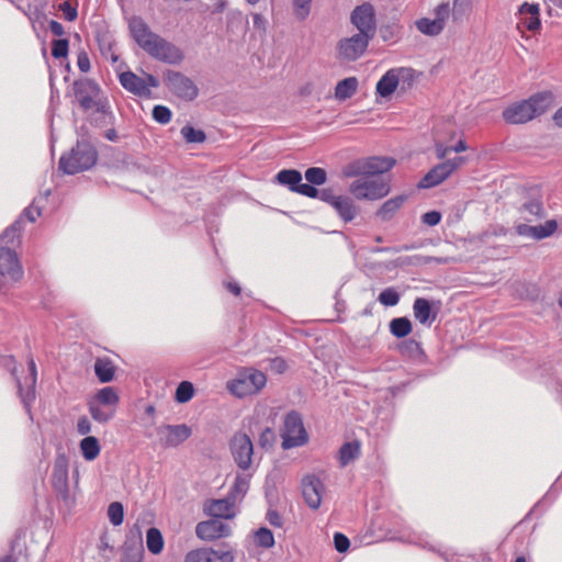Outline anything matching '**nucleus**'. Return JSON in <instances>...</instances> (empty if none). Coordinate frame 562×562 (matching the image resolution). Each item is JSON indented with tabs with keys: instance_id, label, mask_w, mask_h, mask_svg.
I'll return each mask as SVG.
<instances>
[{
	"instance_id": "f257e3e1",
	"label": "nucleus",
	"mask_w": 562,
	"mask_h": 562,
	"mask_svg": "<svg viewBox=\"0 0 562 562\" xmlns=\"http://www.w3.org/2000/svg\"><path fill=\"white\" fill-rule=\"evenodd\" d=\"M132 38L150 57L167 64H179L183 60L182 50L171 42L153 32L149 25L139 16L128 21Z\"/></svg>"
},
{
	"instance_id": "f03ea898",
	"label": "nucleus",
	"mask_w": 562,
	"mask_h": 562,
	"mask_svg": "<svg viewBox=\"0 0 562 562\" xmlns=\"http://www.w3.org/2000/svg\"><path fill=\"white\" fill-rule=\"evenodd\" d=\"M553 103V94L539 92L528 100L515 102L503 111V119L508 124H524L544 113Z\"/></svg>"
},
{
	"instance_id": "7ed1b4c3",
	"label": "nucleus",
	"mask_w": 562,
	"mask_h": 562,
	"mask_svg": "<svg viewBox=\"0 0 562 562\" xmlns=\"http://www.w3.org/2000/svg\"><path fill=\"white\" fill-rule=\"evenodd\" d=\"M415 70L408 67L389 69L376 82L375 92L382 98H390L397 89L402 92L411 89L415 82Z\"/></svg>"
},
{
	"instance_id": "20e7f679",
	"label": "nucleus",
	"mask_w": 562,
	"mask_h": 562,
	"mask_svg": "<svg viewBox=\"0 0 562 562\" xmlns=\"http://www.w3.org/2000/svg\"><path fill=\"white\" fill-rule=\"evenodd\" d=\"M97 162V150L89 143H78L67 156L59 160V169L65 173L75 175L90 169Z\"/></svg>"
},
{
	"instance_id": "39448f33",
	"label": "nucleus",
	"mask_w": 562,
	"mask_h": 562,
	"mask_svg": "<svg viewBox=\"0 0 562 562\" xmlns=\"http://www.w3.org/2000/svg\"><path fill=\"white\" fill-rule=\"evenodd\" d=\"M23 277L24 270L18 254L8 247H0V292L7 293Z\"/></svg>"
},
{
	"instance_id": "423d86ee",
	"label": "nucleus",
	"mask_w": 562,
	"mask_h": 562,
	"mask_svg": "<svg viewBox=\"0 0 562 562\" xmlns=\"http://www.w3.org/2000/svg\"><path fill=\"white\" fill-rule=\"evenodd\" d=\"M456 136L457 127L450 122L443 123L435 128L434 142L437 159H445L451 151L462 153L468 150L469 146L464 138H460L454 145H452Z\"/></svg>"
},
{
	"instance_id": "0eeeda50",
	"label": "nucleus",
	"mask_w": 562,
	"mask_h": 562,
	"mask_svg": "<svg viewBox=\"0 0 562 562\" xmlns=\"http://www.w3.org/2000/svg\"><path fill=\"white\" fill-rule=\"evenodd\" d=\"M349 192L358 200H380L389 194L390 186L380 177L367 176L355 180Z\"/></svg>"
},
{
	"instance_id": "6e6552de",
	"label": "nucleus",
	"mask_w": 562,
	"mask_h": 562,
	"mask_svg": "<svg viewBox=\"0 0 562 562\" xmlns=\"http://www.w3.org/2000/svg\"><path fill=\"white\" fill-rule=\"evenodd\" d=\"M467 158L462 156L447 159L434 166L419 181L418 187L423 189L434 188L447 180L453 172L461 168Z\"/></svg>"
},
{
	"instance_id": "1a4fd4ad",
	"label": "nucleus",
	"mask_w": 562,
	"mask_h": 562,
	"mask_svg": "<svg viewBox=\"0 0 562 562\" xmlns=\"http://www.w3.org/2000/svg\"><path fill=\"white\" fill-rule=\"evenodd\" d=\"M267 382L266 375L258 370H246L239 376L228 383L232 394L244 397L259 392Z\"/></svg>"
},
{
	"instance_id": "9d476101",
	"label": "nucleus",
	"mask_w": 562,
	"mask_h": 562,
	"mask_svg": "<svg viewBox=\"0 0 562 562\" xmlns=\"http://www.w3.org/2000/svg\"><path fill=\"white\" fill-rule=\"evenodd\" d=\"M371 38L367 35L355 33L351 36L340 38L336 45L337 59L342 63L356 61L366 53Z\"/></svg>"
},
{
	"instance_id": "9b49d317",
	"label": "nucleus",
	"mask_w": 562,
	"mask_h": 562,
	"mask_svg": "<svg viewBox=\"0 0 562 562\" xmlns=\"http://www.w3.org/2000/svg\"><path fill=\"white\" fill-rule=\"evenodd\" d=\"M282 439L283 449L300 447L307 442L308 436L299 413L292 411L285 416Z\"/></svg>"
},
{
	"instance_id": "f8f14e48",
	"label": "nucleus",
	"mask_w": 562,
	"mask_h": 562,
	"mask_svg": "<svg viewBox=\"0 0 562 562\" xmlns=\"http://www.w3.org/2000/svg\"><path fill=\"white\" fill-rule=\"evenodd\" d=\"M434 19L420 18L415 22L417 30L428 36L439 35L451 14V9L448 2H442L434 9Z\"/></svg>"
},
{
	"instance_id": "ddd939ff",
	"label": "nucleus",
	"mask_w": 562,
	"mask_h": 562,
	"mask_svg": "<svg viewBox=\"0 0 562 562\" xmlns=\"http://www.w3.org/2000/svg\"><path fill=\"white\" fill-rule=\"evenodd\" d=\"M167 88L178 98L191 101L198 95L194 82L179 71L168 70L164 76Z\"/></svg>"
},
{
	"instance_id": "4468645a",
	"label": "nucleus",
	"mask_w": 562,
	"mask_h": 562,
	"mask_svg": "<svg viewBox=\"0 0 562 562\" xmlns=\"http://www.w3.org/2000/svg\"><path fill=\"white\" fill-rule=\"evenodd\" d=\"M350 21L359 34L367 35L371 40L374 37L376 21L372 4L366 2L356 7L350 14Z\"/></svg>"
},
{
	"instance_id": "2eb2a0df",
	"label": "nucleus",
	"mask_w": 562,
	"mask_h": 562,
	"mask_svg": "<svg viewBox=\"0 0 562 562\" xmlns=\"http://www.w3.org/2000/svg\"><path fill=\"white\" fill-rule=\"evenodd\" d=\"M231 452L236 464L248 470L252 462L254 446L248 435L237 432L231 440Z\"/></svg>"
},
{
	"instance_id": "dca6fc26",
	"label": "nucleus",
	"mask_w": 562,
	"mask_h": 562,
	"mask_svg": "<svg viewBox=\"0 0 562 562\" xmlns=\"http://www.w3.org/2000/svg\"><path fill=\"white\" fill-rule=\"evenodd\" d=\"M235 557L232 551L209 547H202L190 550L183 559V562H234Z\"/></svg>"
},
{
	"instance_id": "f3484780",
	"label": "nucleus",
	"mask_w": 562,
	"mask_h": 562,
	"mask_svg": "<svg viewBox=\"0 0 562 562\" xmlns=\"http://www.w3.org/2000/svg\"><path fill=\"white\" fill-rule=\"evenodd\" d=\"M302 494L305 503L312 509H317L322 504L325 493L324 483L314 474H307L302 479Z\"/></svg>"
},
{
	"instance_id": "a211bd4d",
	"label": "nucleus",
	"mask_w": 562,
	"mask_h": 562,
	"mask_svg": "<svg viewBox=\"0 0 562 562\" xmlns=\"http://www.w3.org/2000/svg\"><path fill=\"white\" fill-rule=\"evenodd\" d=\"M196 537L204 541H214L221 538H226L231 535V527L228 524L220 519L213 518L200 521L195 527Z\"/></svg>"
},
{
	"instance_id": "6ab92c4d",
	"label": "nucleus",
	"mask_w": 562,
	"mask_h": 562,
	"mask_svg": "<svg viewBox=\"0 0 562 562\" xmlns=\"http://www.w3.org/2000/svg\"><path fill=\"white\" fill-rule=\"evenodd\" d=\"M74 93L83 110H90L95 106V99L100 93V87L91 79H81L75 81Z\"/></svg>"
},
{
	"instance_id": "aec40b11",
	"label": "nucleus",
	"mask_w": 562,
	"mask_h": 562,
	"mask_svg": "<svg viewBox=\"0 0 562 562\" xmlns=\"http://www.w3.org/2000/svg\"><path fill=\"white\" fill-rule=\"evenodd\" d=\"M540 8L537 3L524 2L518 9L517 29L520 33L524 31L536 32L540 30Z\"/></svg>"
},
{
	"instance_id": "412c9836",
	"label": "nucleus",
	"mask_w": 562,
	"mask_h": 562,
	"mask_svg": "<svg viewBox=\"0 0 562 562\" xmlns=\"http://www.w3.org/2000/svg\"><path fill=\"white\" fill-rule=\"evenodd\" d=\"M160 440L165 447H177L191 436L187 425H165L158 428Z\"/></svg>"
},
{
	"instance_id": "4be33fe9",
	"label": "nucleus",
	"mask_w": 562,
	"mask_h": 562,
	"mask_svg": "<svg viewBox=\"0 0 562 562\" xmlns=\"http://www.w3.org/2000/svg\"><path fill=\"white\" fill-rule=\"evenodd\" d=\"M204 513L216 519H232L235 517V501L232 497L209 499L203 505Z\"/></svg>"
},
{
	"instance_id": "5701e85b",
	"label": "nucleus",
	"mask_w": 562,
	"mask_h": 562,
	"mask_svg": "<svg viewBox=\"0 0 562 562\" xmlns=\"http://www.w3.org/2000/svg\"><path fill=\"white\" fill-rule=\"evenodd\" d=\"M29 370H30V376L25 380V385L23 386L21 381L15 378L16 385H18V392L22 400V403L24 406L30 409L31 404L35 400V385L37 381V369L36 363L33 358H30L27 361Z\"/></svg>"
},
{
	"instance_id": "b1692460",
	"label": "nucleus",
	"mask_w": 562,
	"mask_h": 562,
	"mask_svg": "<svg viewBox=\"0 0 562 562\" xmlns=\"http://www.w3.org/2000/svg\"><path fill=\"white\" fill-rule=\"evenodd\" d=\"M557 229L558 222L555 220H549L541 225L519 224L516 226V232L519 236L530 237L536 240L552 236Z\"/></svg>"
},
{
	"instance_id": "393cba45",
	"label": "nucleus",
	"mask_w": 562,
	"mask_h": 562,
	"mask_svg": "<svg viewBox=\"0 0 562 562\" xmlns=\"http://www.w3.org/2000/svg\"><path fill=\"white\" fill-rule=\"evenodd\" d=\"M52 485L64 501L69 498L68 468L65 461H57L55 463L52 474Z\"/></svg>"
},
{
	"instance_id": "a878e982",
	"label": "nucleus",
	"mask_w": 562,
	"mask_h": 562,
	"mask_svg": "<svg viewBox=\"0 0 562 562\" xmlns=\"http://www.w3.org/2000/svg\"><path fill=\"white\" fill-rule=\"evenodd\" d=\"M120 83L124 89L136 95L148 97L150 94V90L147 89L146 86V80L132 71L122 72L120 75Z\"/></svg>"
},
{
	"instance_id": "bb28decb",
	"label": "nucleus",
	"mask_w": 562,
	"mask_h": 562,
	"mask_svg": "<svg viewBox=\"0 0 562 562\" xmlns=\"http://www.w3.org/2000/svg\"><path fill=\"white\" fill-rule=\"evenodd\" d=\"M396 349L398 353L406 359L423 361L426 357L420 342L415 339H406L401 341L396 346Z\"/></svg>"
},
{
	"instance_id": "cd10ccee",
	"label": "nucleus",
	"mask_w": 562,
	"mask_h": 562,
	"mask_svg": "<svg viewBox=\"0 0 562 562\" xmlns=\"http://www.w3.org/2000/svg\"><path fill=\"white\" fill-rule=\"evenodd\" d=\"M333 209L337 212L338 216L346 223L351 222L358 214V209L353 200L346 195H339L335 201Z\"/></svg>"
},
{
	"instance_id": "c85d7f7f",
	"label": "nucleus",
	"mask_w": 562,
	"mask_h": 562,
	"mask_svg": "<svg viewBox=\"0 0 562 562\" xmlns=\"http://www.w3.org/2000/svg\"><path fill=\"white\" fill-rule=\"evenodd\" d=\"M413 312L415 318L423 325H430L436 318V314L431 313L429 301L424 297H417L414 301Z\"/></svg>"
},
{
	"instance_id": "c756f323",
	"label": "nucleus",
	"mask_w": 562,
	"mask_h": 562,
	"mask_svg": "<svg viewBox=\"0 0 562 562\" xmlns=\"http://www.w3.org/2000/svg\"><path fill=\"white\" fill-rule=\"evenodd\" d=\"M115 366L110 358H97L94 373L101 383L111 382L115 375Z\"/></svg>"
},
{
	"instance_id": "7c9ffc66",
	"label": "nucleus",
	"mask_w": 562,
	"mask_h": 562,
	"mask_svg": "<svg viewBox=\"0 0 562 562\" xmlns=\"http://www.w3.org/2000/svg\"><path fill=\"white\" fill-rule=\"evenodd\" d=\"M359 81L357 77H348L337 82L335 87V98L338 101H345L351 98L358 90Z\"/></svg>"
},
{
	"instance_id": "2f4dec72",
	"label": "nucleus",
	"mask_w": 562,
	"mask_h": 562,
	"mask_svg": "<svg viewBox=\"0 0 562 562\" xmlns=\"http://www.w3.org/2000/svg\"><path fill=\"white\" fill-rule=\"evenodd\" d=\"M369 176L387 172L395 165V160L387 157H368L364 158Z\"/></svg>"
},
{
	"instance_id": "473e14b6",
	"label": "nucleus",
	"mask_w": 562,
	"mask_h": 562,
	"mask_svg": "<svg viewBox=\"0 0 562 562\" xmlns=\"http://www.w3.org/2000/svg\"><path fill=\"white\" fill-rule=\"evenodd\" d=\"M405 201H406L405 195H398V196L389 199L381 205V207L376 212V215L384 222L390 221L397 213V211L404 205Z\"/></svg>"
},
{
	"instance_id": "72a5a7b5",
	"label": "nucleus",
	"mask_w": 562,
	"mask_h": 562,
	"mask_svg": "<svg viewBox=\"0 0 562 562\" xmlns=\"http://www.w3.org/2000/svg\"><path fill=\"white\" fill-rule=\"evenodd\" d=\"M276 181L282 186H286L292 192L302 181V175L295 169H283L276 175Z\"/></svg>"
},
{
	"instance_id": "f704fd0d",
	"label": "nucleus",
	"mask_w": 562,
	"mask_h": 562,
	"mask_svg": "<svg viewBox=\"0 0 562 562\" xmlns=\"http://www.w3.org/2000/svg\"><path fill=\"white\" fill-rule=\"evenodd\" d=\"M80 450H81L82 457L87 461H92V460L97 459L98 456L100 454V450H101L99 440L93 436L85 437L80 441Z\"/></svg>"
},
{
	"instance_id": "c9c22d12",
	"label": "nucleus",
	"mask_w": 562,
	"mask_h": 562,
	"mask_svg": "<svg viewBox=\"0 0 562 562\" xmlns=\"http://www.w3.org/2000/svg\"><path fill=\"white\" fill-rule=\"evenodd\" d=\"M360 454V443L358 441L346 442L339 449L338 460L341 467H346Z\"/></svg>"
},
{
	"instance_id": "e433bc0d",
	"label": "nucleus",
	"mask_w": 562,
	"mask_h": 562,
	"mask_svg": "<svg viewBox=\"0 0 562 562\" xmlns=\"http://www.w3.org/2000/svg\"><path fill=\"white\" fill-rule=\"evenodd\" d=\"M146 544H147V549L153 554H159L162 551L165 541H164L162 535L159 531V529L151 527L147 530Z\"/></svg>"
},
{
	"instance_id": "4c0bfd02",
	"label": "nucleus",
	"mask_w": 562,
	"mask_h": 562,
	"mask_svg": "<svg viewBox=\"0 0 562 562\" xmlns=\"http://www.w3.org/2000/svg\"><path fill=\"white\" fill-rule=\"evenodd\" d=\"M412 323L406 317H396L390 322V331L396 338H404L412 333Z\"/></svg>"
},
{
	"instance_id": "58836bf2",
	"label": "nucleus",
	"mask_w": 562,
	"mask_h": 562,
	"mask_svg": "<svg viewBox=\"0 0 562 562\" xmlns=\"http://www.w3.org/2000/svg\"><path fill=\"white\" fill-rule=\"evenodd\" d=\"M95 401L99 404L111 406V409L115 411V406L119 403V395L113 387L105 386L97 393Z\"/></svg>"
},
{
	"instance_id": "ea45409f",
	"label": "nucleus",
	"mask_w": 562,
	"mask_h": 562,
	"mask_svg": "<svg viewBox=\"0 0 562 562\" xmlns=\"http://www.w3.org/2000/svg\"><path fill=\"white\" fill-rule=\"evenodd\" d=\"M254 541L257 547L270 549L274 546V536L270 529L261 527L255 531Z\"/></svg>"
},
{
	"instance_id": "a19ab883",
	"label": "nucleus",
	"mask_w": 562,
	"mask_h": 562,
	"mask_svg": "<svg viewBox=\"0 0 562 562\" xmlns=\"http://www.w3.org/2000/svg\"><path fill=\"white\" fill-rule=\"evenodd\" d=\"M344 175L346 177H358V176H369L366 159H357L350 164H348L344 168Z\"/></svg>"
},
{
	"instance_id": "79ce46f5",
	"label": "nucleus",
	"mask_w": 562,
	"mask_h": 562,
	"mask_svg": "<svg viewBox=\"0 0 562 562\" xmlns=\"http://www.w3.org/2000/svg\"><path fill=\"white\" fill-rule=\"evenodd\" d=\"M193 384L189 381H182L176 390L175 400L176 402L183 404L189 402L193 397Z\"/></svg>"
},
{
	"instance_id": "37998d69",
	"label": "nucleus",
	"mask_w": 562,
	"mask_h": 562,
	"mask_svg": "<svg viewBox=\"0 0 562 562\" xmlns=\"http://www.w3.org/2000/svg\"><path fill=\"white\" fill-rule=\"evenodd\" d=\"M305 179L314 186H322L327 181V172L321 167H311L305 171Z\"/></svg>"
},
{
	"instance_id": "c03bdc74",
	"label": "nucleus",
	"mask_w": 562,
	"mask_h": 562,
	"mask_svg": "<svg viewBox=\"0 0 562 562\" xmlns=\"http://www.w3.org/2000/svg\"><path fill=\"white\" fill-rule=\"evenodd\" d=\"M313 0H292L293 14L300 21H304L311 13Z\"/></svg>"
},
{
	"instance_id": "a18cd8bd",
	"label": "nucleus",
	"mask_w": 562,
	"mask_h": 562,
	"mask_svg": "<svg viewBox=\"0 0 562 562\" xmlns=\"http://www.w3.org/2000/svg\"><path fill=\"white\" fill-rule=\"evenodd\" d=\"M89 412L92 418L99 423H106L114 415V409H103L100 407V404L95 402L89 404Z\"/></svg>"
},
{
	"instance_id": "49530a36",
	"label": "nucleus",
	"mask_w": 562,
	"mask_h": 562,
	"mask_svg": "<svg viewBox=\"0 0 562 562\" xmlns=\"http://www.w3.org/2000/svg\"><path fill=\"white\" fill-rule=\"evenodd\" d=\"M520 212L524 215V218L527 221H531V218L528 215H532L536 218H541L544 214L543 206L538 201L525 203Z\"/></svg>"
},
{
	"instance_id": "de8ad7c7",
	"label": "nucleus",
	"mask_w": 562,
	"mask_h": 562,
	"mask_svg": "<svg viewBox=\"0 0 562 562\" xmlns=\"http://www.w3.org/2000/svg\"><path fill=\"white\" fill-rule=\"evenodd\" d=\"M108 517L113 526L122 525L124 520V508L120 502H113L108 507Z\"/></svg>"
},
{
	"instance_id": "09e8293b",
	"label": "nucleus",
	"mask_w": 562,
	"mask_h": 562,
	"mask_svg": "<svg viewBox=\"0 0 562 562\" xmlns=\"http://www.w3.org/2000/svg\"><path fill=\"white\" fill-rule=\"evenodd\" d=\"M180 132L187 143H203L206 139L202 130H195L190 125L183 126Z\"/></svg>"
},
{
	"instance_id": "8fccbe9b",
	"label": "nucleus",
	"mask_w": 562,
	"mask_h": 562,
	"mask_svg": "<svg viewBox=\"0 0 562 562\" xmlns=\"http://www.w3.org/2000/svg\"><path fill=\"white\" fill-rule=\"evenodd\" d=\"M378 300L384 306H395L400 302V294L394 288H386L381 291Z\"/></svg>"
},
{
	"instance_id": "3c124183",
	"label": "nucleus",
	"mask_w": 562,
	"mask_h": 562,
	"mask_svg": "<svg viewBox=\"0 0 562 562\" xmlns=\"http://www.w3.org/2000/svg\"><path fill=\"white\" fill-rule=\"evenodd\" d=\"M69 50V42L66 38L54 40L52 43V55L54 58L67 57Z\"/></svg>"
},
{
	"instance_id": "603ef678",
	"label": "nucleus",
	"mask_w": 562,
	"mask_h": 562,
	"mask_svg": "<svg viewBox=\"0 0 562 562\" xmlns=\"http://www.w3.org/2000/svg\"><path fill=\"white\" fill-rule=\"evenodd\" d=\"M153 117L160 124H167L171 121L172 113L169 108L165 105H155L153 109Z\"/></svg>"
},
{
	"instance_id": "864d4df0",
	"label": "nucleus",
	"mask_w": 562,
	"mask_h": 562,
	"mask_svg": "<svg viewBox=\"0 0 562 562\" xmlns=\"http://www.w3.org/2000/svg\"><path fill=\"white\" fill-rule=\"evenodd\" d=\"M248 481L245 477L237 476L229 493V497L236 501L238 496H244L248 490Z\"/></svg>"
},
{
	"instance_id": "5fc2aeb1",
	"label": "nucleus",
	"mask_w": 562,
	"mask_h": 562,
	"mask_svg": "<svg viewBox=\"0 0 562 562\" xmlns=\"http://www.w3.org/2000/svg\"><path fill=\"white\" fill-rule=\"evenodd\" d=\"M294 192L302 194L304 196L311 198V199L318 198V189H316L315 186L310 182L308 183L300 182L297 188H294Z\"/></svg>"
},
{
	"instance_id": "6e6d98bb",
	"label": "nucleus",
	"mask_w": 562,
	"mask_h": 562,
	"mask_svg": "<svg viewBox=\"0 0 562 562\" xmlns=\"http://www.w3.org/2000/svg\"><path fill=\"white\" fill-rule=\"evenodd\" d=\"M59 10L63 12L64 18L67 21H75L78 16V11L75 5H72L69 1H64L59 4Z\"/></svg>"
},
{
	"instance_id": "4d7b16f0",
	"label": "nucleus",
	"mask_w": 562,
	"mask_h": 562,
	"mask_svg": "<svg viewBox=\"0 0 562 562\" xmlns=\"http://www.w3.org/2000/svg\"><path fill=\"white\" fill-rule=\"evenodd\" d=\"M334 543L336 550L340 553L346 552L350 546L349 539L340 532L334 535Z\"/></svg>"
},
{
	"instance_id": "13d9d810",
	"label": "nucleus",
	"mask_w": 562,
	"mask_h": 562,
	"mask_svg": "<svg viewBox=\"0 0 562 562\" xmlns=\"http://www.w3.org/2000/svg\"><path fill=\"white\" fill-rule=\"evenodd\" d=\"M472 9L471 0H453V14L457 18L458 14H463Z\"/></svg>"
},
{
	"instance_id": "bf43d9fd",
	"label": "nucleus",
	"mask_w": 562,
	"mask_h": 562,
	"mask_svg": "<svg viewBox=\"0 0 562 562\" xmlns=\"http://www.w3.org/2000/svg\"><path fill=\"white\" fill-rule=\"evenodd\" d=\"M422 221L428 226H435L440 223L441 214L438 211H429L422 216Z\"/></svg>"
},
{
	"instance_id": "052dcab7",
	"label": "nucleus",
	"mask_w": 562,
	"mask_h": 562,
	"mask_svg": "<svg viewBox=\"0 0 562 562\" xmlns=\"http://www.w3.org/2000/svg\"><path fill=\"white\" fill-rule=\"evenodd\" d=\"M77 66L80 69V71H82V72L90 71L91 64H90V58H89V55L87 54V52L81 50L78 53Z\"/></svg>"
},
{
	"instance_id": "680f3d73",
	"label": "nucleus",
	"mask_w": 562,
	"mask_h": 562,
	"mask_svg": "<svg viewBox=\"0 0 562 562\" xmlns=\"http://www.w3.org/2000/svg\"><path fill=\"white\" fill-rule=\"evenodd\" d=\"M339 195L334 194V192L330 189H323L318 190V198L321 201L326 202L331 207L335 204V201H337Z\"/></svg>"
},
{
	"instance_id": "e2e57ef3",
	"label": "nucleus",
	"mask_w": 562,
	"mask_h": 562,
	"mask_svg": "<svg viewBox=\"0 0 562 562\" xmlns=\"http://www.w3.org/2000/svg\"><path fill=\"white\" fill-rule=\"evenodd\" d=\"M274 440V434L270 428H266L260 437H259V443L262 448L271 447L272 442Z\"/></svg>"
},
{
	"instance_id": "0e129e2a",
	"label": "nucleus",
	"mask_w": 562,
	"mask_h": 562,
	"mask_svg": "<svg viewBox=\"0 0 562 562\" xmlns=\"http://www.w3.org/2000/svg\"><path fill=\"white\" fill-rule=\"evenodd\" d=\"M24 216L32 223H34L42 214L41 209L34 204L30 205L24 210Z\"/></svg>"
},
{
	"instance_id": "69168bd1",
	"label": "nucleus",
	"mask_w": 562,
	"mask_h": 562,
	"mask_svg": "<svg viewBox=\"0 0 562 562\" xmlns=\"http://www.w3.org/2000/svg\"><path fill=\"white\" fill-rule=\"evenodd\" d=\"M77 430L80 435H87L91 430V425L89 419L86 416H82L78 419Z\"/></svg>"
},
{
	"instance_id": "338daca9",
	"label": "nucleus",
	"mask_w": 562,
	"mask_h": 562,
	"mask_svg": "<svg viewBox=\"0 0 562 562\" xmlns=\"http://www.w3.org/2000/svg\"><path fill=\"white\" fill-rule=\"evenodd\" d=\"M267 518L272 526L282 527V518L276 510H269Z\"/></svg>"
},
{
	"instance_id": "774afa93",
	"label": "nucleus",
	"mask_w": 562,
	"mask_h": 562,
	"mask_svg": "<svg viewBox=\"0 0 562 562\" xmlns=\"http://www.w3.org/2000/svg\"><path fill=\"white\" fill-rule=\"evenodd\" d=\"M49 30L55 36H63L65 34V30L61 23L55 20L49 22Z\"/></svg>"
}]
</instances>
